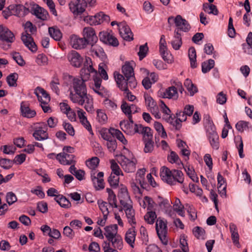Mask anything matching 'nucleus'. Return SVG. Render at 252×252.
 Segmentation results:
<instances>
[{
  "instance_id": "obj_22",
  "label": "nucleus",
  "mask_w": 252,
  "mask_h": 252,
  "mask_svg": "<svg viewBox=\"0 0 252 252\" xmlns=\"http://www.w3.org/2000/svg\"><path fill=\"white\" fill-rule=\"evenodd\" d=\"M108 241L106 243H109L110 247L112 245L113 249H117L118 250H121L123 246V239L120 235L118 234L113 237L107 239Z\"/></svg>"
},
{
  "instance_id": "obj_58",
  "label": "nucleus",
  "mask_w": 252,
  "mask_h": 252,
  "mask_svg": "<svg viewBox=\"0 0 252 252\" xmlns=\"http://www.w3.org/2000/svg\"><path fill=\"white\" fill-rule=\"evenodd\" d=\"M159 51L164 61L168 63L171 62V55L167 52V47L160 49Z\"/></svg>"
},
{
  "instance_id": "obj_45",
  "label": "nucleus",
  "mask_w": 252,
  "mask_h": 252,
  "mask_svg": "<svg viewBox=\"0 0 252 252\" xmlns=\"http://www.w3.org/2000/svg\"><path fill=\"white\" fill-rule=\"evenodd\" d=\"M144 98L145 100L146 105L147 107H149L153 110L158 109V107L156 105V102L154 100L153 98L148 94H144Z\"/></svg>"
},
{
  "instance_id": "obj_61",
  "label": "nucleus",
  "mask_w": 252,
  "mask_h": 252,
  "mask_svg": "<svg viewBox=\"0 0 252 252\" xmlns=\"http://www.w3.org/2000/svg\"><path fill=\"white\" fill-rule=\"evenodd\" d=\"M154 127L156 130L160 132L161 131V137L163 138L167 137L166 133L164 129V127L162 124L159 122H156L154 124Z\"/></svg>"
},
{
  "instance_id": "obj_23",
  "label": "nucleus",
  "mask_w": 252,
  "mask_h": 252,
  "mask_svg": "<svg viewBox=\"0 0 252 252\" xmlns=\"http://www.w3.org/2000/svg\"><path fill=\"white\" fill-rule=\"evenodd\" d=\"M20 109L22 115L28 118H33L36 114L34 110L31 109L29 105L24 102L21 103Z\"/></svg>"
},
{
  "instance_id": "obj_17",
  "label": "nucleus",
  "mask_w": 252,
  "mask_h": 252,
  "mask_svg": "<svg viewBox=\"0 0 252 252\" xmlns=\"http://www.w3.org/2000/svg\"><path fill=\"white\" fill-rule=\"evenodd\" d=\"M9 8L12 10L13 14L22 17L30 12V10L22 4L10 5Z\"/></svg>"
},
{
  "instance_id": "obj_6",
  "label": "nucleus",
  "mask_w": 252,
  "mask_h": 252,
  "mask_svg": "<svg viewBox=\"0 0 252 252\" xmlns=\"http://www.w3.org/2000/svg\"><path fill=\"white\" fill-rule=\"evenodd\" d=\"M13 33L7 27L0 25V40L7 43H11L15 40Z\"/></svg>"
},
{
  "instance_id": "obj_5",
  "label": "nucleus",
  "mask_w": 252,
  "mask_h": 252,
  "mask_svg": "<svg viewBox=\"0 0 252 252\" xmlns=\"http://www.w3.org/2000/svg\"><path fill=\"white\" fill-rule=\"evenodd\" d=\"M172 21H174L176 26L177 27L175 30H178V32L181 31L188 32L190 29L188 22L185 19H183L180 15H178L175 18L170 16L168 18V23L170 25L172 24Z\"/></svg>"
},
{
  "instance_id": "obj_57",
  "label": "nucleus",
  "mask_w": 252,
  "mask_h": 252,
  "mask_svg": "<svg viewBox=\"0 0 252 252\" xmlns=\"http://www.w3.org/2000/svg\"><path fill=\"white\" fill-rule=\"evenodd\" d=\"M99 162V159L94 157L87 161V165L92 169H95L98 166Z\"/></svg>"
},
{
  "instance_id": "obj_63",
  "label": "nucleus",
  "mask_w": 252,
  "mask_h": 252,
  "mask_svg": "<svg viewBox=\"0 0 252 252\" xmlns=\"http://www.w3.org/2000/svg\"><path fill=\"white\" fill-rule=\"evenodd\" d=\"M111 162V168L112 169V173L113 175H120L121 171L120 167L118 164L115 162L114 160H112Z\"/></svg>"
},
{
  "instance_id": "obj_64",
  "label": "nucleus",
  "mask_w": 252,
  "mask_h": 252,
  "mask_svg": "<svg viewBox=\"0 0 252 252\" xmlns=\"http://www.w3.org/2000/svg\"><path fill=\"white\" fill-rule=\"evenodd\" d=\"M97 119L100 123L104 124L107 120V116L101 110H97Z\"/></svg>"
},
{
  "instance_id": "obj_12",
  "label": "nucleus",
  "mask_w": 252,
  "mask_h": 252,
  "mask_svg": "<svg viewBox=\"0 0 252 252\" xmlns=\"http://www.w3.org/2000/svg\"><path fill=\"white\" fill-rule=\"evenodd\" d=\"M30 12L42 21L47 20L49 17L48 11L37 4L33 5L30 10Z\"/></svg>"
},
{
  "instance_id": "obj_1",
  "label": "nucleus",
  "mask_w": 252,
  "mask_h": 252,
  "mask_svg": "<svg viewBox=\"0 0 252 252\" xmlns=\"http://www.w3.org/2000/svg\"><path fill=\"white\" fill-rule=\"evenodd\" d=\"M160 176L163 181L170 185H174L176 182L182 184L184 182V174L181 171L176 169L170 170L165 166L161 167Z\"/></svg>"
},
{
  "instance_id": "obj_44",
  "label": "nucleus",
  "mask_w": 252,
  "mask_h": 252,
  "mask_svg": "<svg viewBox=\"0 0 252 252\" xmlns=\"http://www.w3.org/2000/svg\"><path fill=\"white\" fill-rule=\"evenodd\" d=\"M85 103L84 108L86 110L91 113H93L94 111L93 106V99L89 95L86 99L84 100V104Z\"/></svg>"
},
{
  "instance_id": "obj_32",
  "label": "nucleus",
  "mask_w": 252,
  "mask_h": 252,
  "mask_svg": "<svg viewBox=\"0 0 252 252\" xmlns=\"http://www.w3.org/2000/svg\"><path fill=\"white\" fill-rule=\"evenodd\" d=\"M188 56L190 63V67L192 68H196L197 67L196 53L194 47H191L189 48Z\"/></svg>"
},
{
  "instance_id": "obj_35",
  "label": "nucleus",
  "mask_w": 252,
  "mask_h": 252,
  "mask_svg": "<svg viewBox=\"0 0 252 252\" xmlns=\"http://www.w3.org/2000/svg\"><path fill=\"white\" fill-rule=\"evenodd\" d=\"M48 32L50 36L56 41H59L62 37V32L56 27H49Z\"/></svg>"
},
{
  "instance_id": "obj_11",
  "label": "nucleus",
  "mask_w": 252,
  "mask_h": 252,
  "mask_svg": "<svg viewBox=\"0 0 252 252\" xmlns=\"http://www.w3.org/2000/svg\"><path fill=\"white\" fill-rule=\"evenodd\" d=\"M89 95L87 94V92H74L73 93L71 92L69 94V98L73 103L82 106L84 104V100Z\"/></svg>"
},
{
  "instance_id": "obj_37",
  "label": "nucleus",
  "mask_w": 252,
  "mask_h": 252,
  "mask_svg": "<svg viewBox=\"0 0 252 252\" xmlns=\"http://www.w3.org/2000/svg\"><path fill=\"white\" fill-rule=\"evenodd\" d=\"M50 87L52 90L57 95H59L60 90L59 86H60V80L57 76H54L50 83Z\"/></svg>"
},
{
  "instance_id": "obj_20",
  "label": "nucleus",
  "mask_w": 252,
  "mask_h": 252,
  "mask_svg": "<svg viewBox=\"0 0 252 252\" xmlns=\"http://www.w3.org/2000/svg\"><path fill=\"white\" fill-rule=\"evenodd\" d=\"M72 87L74 92H87L85 81L82 78H74L72 82Z\"/></svg>"
},
{
  "instance_id": "obj_9",
  "label": "nucleus",
  "mask_w": 252,
  "mask_h": 252,
  "mask_svg": "<svg viewBox=\"0 0 252 252\" xmlns=\"http://www.w3.org/2000/svg\"><path fill=\"white\" fill-rule=\"evenodd\" d=\"M99 39L104 43L114 47L119 45V41L116 37L107 32H100L99 33Z\"/></svg>"
},
{
  "instance_id": "obj_25",
  "label": "nucleus",
  "mask_w": 252,
  "mask_h": 252,
  "mask_svg": "<svg viewBox=\"0 0 252 252\" xmlns=\"http://www.w3.org/2000/svg\"><path fill=\"white\" fill-rule=\"evenodd\" d=\"M229 230L231 233V239L233 244L238 248H240L241 246L239 241V235L238 233L237 227L236 225L233 223H230Z\"/></svg>"
},
{
  "instance_id": "obj_43",
  "label": "nucleus",
  "mask_w": 252,
  "mask_h": 252,
  "mask_svg": "<svg viewBox=\"0 0 252 252\" xmlns=\"http://www.w3.org/2000/svg\"><path fill=\"white\" fill-rule=\"evenodd\" d=\"M18 74L17 73H11L6 78V81L10 87H16Z\"/></svg>"
},
{
  "instance_id": "obj_28",
  "label": "nucleus",
  "mask_w": 252,
  "mask_h": 252,
  "mask_svg": "<svg viewBox=\"0 0 252 252\" xmlns=\"http://www.w3.org/2000/svg\"><path fill=\"white\" fill-rule=\"evenodd\" d=\"M94 84L92 87L93 90L101 96H103V87L101 86L102 80L97 76H94Z\"/></svg>"
},
{
  "instance_id": "obj_33",
  "label": "nucleus",
  "mask_w": 252,
  "mask_h": 252,
  "mask_svg": "<svg viewBox=\"0 0 252 252\" xmlns=\"http://www.w3.org/2000/svg\"><path fill=\"white\" fill-rule=\"evenodd\" d=\"M109 132L114 138L115 137H116L117 139L120 141L124 145L127 144V140L126 139L123 134L120 130L114 128H111L109 130Z\"/></svg>"
},
{
  "instance_id": "obj_3",
  "label": "nucleus",
  "mask_w": 252,
  "mask_h": 252,
  "mask_svg": "<svg viewBox=\"0 0 252 252\" xmlns=\"http://www.w3.org/2000/svg\"><path fill=\"white\" fill-rule=\"evenodd\" d=\"M156 230L162 243L166 245L168 243L167 221H164L160 217L158 218L156 223Z\"/></svg>"
},
{
  "instance_id": "obj_41",
  "label": "nucleus",
  "mask_w": 252,
  "mask_h": 252,
  "mask_svg": "<svg viewBox=\"0 0 252 252\" xmlns=\"http://www.w3.org/2000/svg\"><path fill=\"white\" fill-rule=\"evenodd\" d=\"M125 84L124 86L128 89L129 87L130 89H134L137 85V82L135 78L134 75L128 76V78H126L124 81Z\"/></svg>"
},
{
  "instance_id": "obj_21",
  "label": "nucleus",
  "mask_w": 252,
  "mask_h": 252,
  "mask_svg": "<svg viewBox=\"0 0 252 252\" xmlns=\"http://www.w3.org/2000/svg\"><path fill=\"white\" fill-rule=\"evenodd\" d=\"M118 197L120 198V202L123 206H126L127 204H129L128 201L131 202L127 189L126 187H123L121 188Z\"/></svg>"
},
{
  "instance_id": "obj_13",
  "label": "nucleus",
  "mask_w": 252,
  "mask_h": 252,
  "mask_svg": "<svg viewBox=\"0 0 252 252\" xmlns=\"http://www.w3.org/2000/svg\"><path fill=\"white\" fill-rule=\"evenodd\" d=\"M67 59L70 64L76 67H79L82 64L83 59L76 51L72 50L67 55Z\"/></svg>"
},
{
  "instance_id": "obj_53",
  "label": "nucleus",
  "mask_w": 252,
  "mask_h": 252,
  "mask_svg": "<svg viewBox=\"0 0 252 252\" xmlns=\"http://www.w3.org/2000/svg\"><path fill=\"white\" fill-rule=\"evenodd\" d=\"M192 232L197 239H204L205 231L202 227L196 226L193 229Z\"/></svg>"
},
{
  "instance_id": "obj_54",
  "label": "nucleus",
  "mask_w": 252,
  "mask_h": 252,
  "mask_svg": "<svg viewBox=\"0 0 252 252\" xmlns=\"http://www.w3.org/2000/svg\"><path fill=\"white\" fill-rule=\"evenodd\" d=\"M13 162L5 158H0V166L5 169H10L13 165Z\"/></svg>"
},
{
  "instance_id": "obj_4",
  "label": "nucleus",
  "mask_w": 252,
  "mask_h": 252,
  "mask_svg": "<svg viewBox=\"0 0 252 252\" xmlns=\"http://www.w3.org/2000/svg\"><path fill=\"white\" fill-rule=\"evenodd\" d=\"M118 157H119V162L126 172L132 173L135 171L137 160L134 157L132 158L130 160L122 154L118 156Z\"/></svg>"
},
{
  "instance_id": "obj_16",
  "label": "nucleus",
  "mask_w": 252,
  "mask_h": 252,
  "mask_svg": "<svg viewBox=\"0 0 252 252\" xmlns=\"http://www.w3.org/2000/svg\"><path fill=\"white\" fill-rule=\"evenodd\" d=\"M214 128L215 127L213 126L210 131L207 130V136L212 148L218 150L219 148V137Z\"/></svg>"
},
{
  "instance_id": "obj_14",
  "label": "nucleus",
  "mask_w": 252,
  "mask_h": 252,
  "mask_svg": "<svg viewBox=\"0 0 252 252\" xmlns=\"http://www.w3.org/2000/svg\"><path fill=\"white\" fill-rule=\"evenodd\" d=\"M74 155H69L64 152L61 153L57 155L56 158L59 162L63 165H69L75 164V160L74 159Z\"/></svg>"
},
{
  "instance_id": "obj_29",
  "label": "nucleus",
  "mask_w": 252,
  "mask_h": 252,
  "mask_svg": "<svg viewBox=\"0 0 252 252\" xmlns=\"http://www.w3.org/2000/svg\"><path fill=\"white\" fill-rule=\"evenodd\" d=\"M160 95L163 98H172L173 97L177 98V88L174 86H171L163 92H160Z\"/></svg>"
},
{
  "instance_id": "obj_59",
  "label": "nucleus",
  "mask_w": 252,
  "mask_h": 252,
  "mask_svg": "<svg viewBox=\"0 0 252 252\" xmlns=\"http://www.w3.org/2000/svg\"><path fill=\"white\" fill-rule=\"evenodd\" d=\"M6 200L9 205H11L17 201V198L13 192H8L6 195Z\"/></svg>"
},
{
  "instance_id": "obj_42",
  "label": "nucleus",
  "mask_w": 252,
  "mask_h": 252,
  "mask_svg": "<svg viewBox=\"0 0 252 252\" xmlns=\"http://www.w3.org/2000/svg\"><path fill=\"white\" fill-rule=\"evenodd\" d=\"M215 62L212 59H209L207 61L204 62L202 63V71L206 73L214 67Z\"/></svg>"
},
{
  "instance_id": "obj_24",
  "label": "nucleus",
  "mask_w": 252,
  "mask_h": 252,
  "mask_svg": "<svg viewBox=\"0 0 252 252\" xmlns=\"http://www.w3.org/2000/svg\"><path fill=\"white\" fill-rule=\"evenodd\" d=\"M125 208V213L128 219V222L131 224H136L135 219V211L132 205L127 204L126 206H123Z\"/></svg>"
},
{
  "instance_id": "obj_7",
  "label": "nucleus",
  "mask_w": 252,
  "mask_h": 252,
  "mask_svg": "<svg viewBox=\"0 0 252 252\" xmlns=\"http://www.w3.org/2000/svg\"><path fill=\"white\" fill-rule=\"evenodd\" d=\"M69 8L74 15H79L85 11L86 7L85 2L82 0H77L74 2H70L69 4Z\"/></svg>"
},
{
  "instance_id": "obj_30",
  "label": "nucleus",
  "mask_w": 252,
  "mask_h": 252,
  "mask_svg": "<svg viewBox=\"0 0 252 252\" xmlns=\"http://www.w3.org/2000/svg\"><path fill=\"white\" fill-rule=\"evenodd\" d=\"M217 180L218 182V190L221 195L224 194L226 195V184L224 178L219 173L218 174Z\"/></svg>"
},
{
  "instance_id": "obj_49",
  "label": "nucleus",
  "mask_w": 252,
  "mask_h": 252,
  "mask_svg": "<svg viewBox=\"0 0 252 252\" xmlns=\"http://www.w3.org/2000/svg\"><path fill=\"white\" fill-rule=\"evenodd\" d=\"M114 77L118 87L121 90L124 89L125 87L124 86V85L125 84L124 81L126 80L125 76H124L119 73H116L115 72Z\"/></svg>"
},
{
  "instance_id": "obj_2",
  "label": "nucleus",
  "mask_w": 252,
  "mask_h": 252,
  "mask_svg": "<svg viewBox=\"0 0 252 252\" xmlns=\"http://www.w3.org/2000/svg\"><path fill=\"white\" fill-rule=\"evenodd\" d=\"M25 29L26 31V34L22 33L21 36V39L25 45L32 52H35L37 50V47L35 42L33 41L32 37L30 33L27 32L28 31L31 33H33L36 32V28L34 26L30 21H27L25 24Z\"/></svg>"
},
{
  "instance_id": "obj_19",
  "label": "nucleus",
  "mask_w": 252,
  "mask_h": 252,
  "mask_svg": "<svg viewBox=\"0 0 252 252\" xmlns=\"http://www.w3.org/2000/svg\"><path fill=\"white\" fill-rule=\"evenodd\" d=\"M136 235V231L134 226L128 229L125 234V239L126 242L132 248H134Z\"/></svg>"
},
{
  "instance_id": "obj_26",
  "label": "nucleus",
  "mask_w": 252,
  "mask_h": 252,
  "mask_svg": "<svg viewBox=\"0 0 252 252\" xmlns=\"http://www.w3.org/2000/svg\"><path fill=\"white\" fill-rule=\"evenodd\" d=\"M118 226L116 224L106 226L104 227L105 232L104 233V235L107 239L113 237L119 234L118 233Z\"/></svg>"
},
{
  "instance_id": "obj_40",
  "label": "nucleus",
  "mask_w": 252,
  "mask_h": 252,
  "mask_svg": "<svg viewBox=\"0 0 252 252\" xmlns=\"http://www.w3.org/2000/svg\"><path fill=\"white\" fill-rule=\"evenodd\" d=\"M184 85L189 92L191 96L193 95L194 94L197 92L196 87L194 86L190 80L189 79H186L185 81Z\"/></svg>"
},
{
  "instance_id": "obj_50",
  "label": "nucleus",
  "mask_w": 252,
  "mask_h": 252,
  "mask_svg": "<svg viewBox=\"0 0 252 252\" xmlns=\"http://www.w3.org/2000/svg\"><path fill=\"white\" fill-rule=\"evenodd\" d=\"M95 17L98 24H100L104 22L108 23L110 21V17L102 12L97 13L95 15Z\"/></svg>"
},
{
  "instance_id": "obj_56",
  "label": "nucleus",
  "mask_w": 252,
  "mask_h": 252,
  "mask_svg": "<svg viewBox=\"0 0 252 252\" xmlns=\"http://www.w3.org/2000/svg\"><path fill=\"white\" fill-rule=\"evenodd\" d=\"M145 143V147L144 151L145 153H151L154 150V142L152 140H147L146 138L144 139Z\"/></svg>"
},
{
  "instance_id": "obj_48",
  "label": "nucleus",
  "mask_w": 252,
  "mask_h": 252,
  "mask_svg": "<svg viewBox=\"0 0 252 252\" xmlns=\"http://www.w3.org/2000/svg\"><path fill=\"white\" fill-rule=\"evenodd\" d=\"M108 182L110 186L114 188H117L119 186V175H113L111 173L108 179Z\"/></svg>"
},
{
  "instance_id": "obj_39",
  "label": "nucleus",
  "mask_w": 252,
  "mask_h": 252,
  "mask_svg": "<svg viewBox=\"0 0 252 252\" xmlns=\"http://www.w3.org/2000/svg\"><path fill=\"white\" fill-rule=\"evenodd\" d=\"M174 210L178 214L182 217L185 216L184 208L185 207L181 203V201L179 199L177 198L176 199L174 205H173Z\"/></svg>"
},
{
  "instance_id": "obj_60",
  "label": "nucleus",
  "mask_w": 252,
  "mask_h": 252,
  "mask_svg": "<svg viewBox=\"0 0 252 252\" xmlns=\"http://www.w3.org/2000/svg\"><path fill=\"white\" fill-rule=\"evenodd\" d=\"M12 58L20 66H22L25 64V62L22 57L18 52L12 53Z\"/></svg>"
},
{
  "instance_id": "obj_51",
  "label": "nucleus",
  "mask_w": 252,
  "mask_h": 252,
  "mask_svg": "<svg viewBox=\"0 0 252 252\" xmlns=\"http://www.w3.org/2000/svg\"><path fill=\"white\" fill-rule=\"evenodd\" d=\"M156 218L157 215L154 211L148 212L144 216L145 220L149 224H153Z\"/></svg>"
},
{
  "instance_id": "obj_10",
  "label": "nucleus",
  "mask_w": 252,
  "mask_h": 252,
  "mask_svg": "<svg viewBox=\"0 0 252 252\" xmlns=\"http://www.w3.org/2000/svg\"><path fill=\"white\" fill-rule=\"evenodd\" d=\"M83 33L84 38L87 40L88 44L93 47L98 39L94 29L91 27H86L84 29Z\"/></svg>"
},
{
  "instance_id": "obj_36",
  "label": "nucleus",
  "mask_w": 252,
  "mask_h": 252,
  "mask_svg": "<svg viewBox=\"0 0 252 252\" xmlns=\"http://www.w3.org/2000/svg\"><path fill=\"white\" fill-rule=\"evenodd\" d=\"M94 173H91V179L93 181L96 190H100L104 188V182L103 179H96L94 176Z\"/></svg>"
},
{
  "instance_id": "obj_18",
  "label": "nucleus",
  "mask_w": 252,
  "mask_h": 252,
  "mask_svg": "<svg viewBox=\"0 0 252 252\" xmlns=\"http://www.w3.org/2000/svg\"><path fill=\"white\" fill-rule=\"evenodd\" d=\"M70 44L75 49L84 48L88 44L87 40L83 37L80 38L76 35H72L70 37Z\"/></svg>"
},
{
  "instance_id": "obj_27",
  "label": "nucleus",
  "mask_w": 252,
  "mask_h": 252,
  "mask_svg": "<svg viewBox=\"0 0 252 252\" xmlns=\"http://www.w3.org/2000/svg\"><path fill=\"white\" fill-rule=\"evenodd\" d=\"M173 48L176 50L180 49L182 45V35L181 33L178 32V30L174 31V36L171 41Z\"/></svg>"
},
{
  "instance_id": "obj_47",
  "label": "nucleus",
  "mask_w": 252,
  "mask_h": 252,
  "mask_svg": "<svg viewBox=\"0 0 252 252\" xmlns=\"http://www.w3.org/2000/svg\"><path fill=\"white\" fill-rule=\"evenodd\" d=\"M133 107H136V105L133 104L129 105L124 100L123 101L121 106L123 112L127 116L131 114L132 109Z\"/></svg>"
},
{
  "instance_id": "obj_55",
  "label": "nucleus",
  "mask_w": 252,
  "mask_h": 252,
  "mask_svg": "<svg viewBox=\"0 0 252 252\" xmlns=\"http://www.w3.org/2000/svg\"><path fill=\"white\" fill-rule=\"evenodd\" d=\"M235 127L238 131L243 132L246 129H248L249 122L244 121H240L236 124Z\"/></svg>"
},
{
  "instance_id": "obj_38",
  "label": "nucleus",
  "mask_w": 252,
  "mask_h": 252,
  "mask_svg": "<svg viewBox=\"0 0 252 252\" xmlns=\"http://www.w3.org/2000/svg\"><path fill=\"white\" fill-rule=\"evenodd\" d=\"M122 72L126 78L134 75L133 68L129 63H126L122 67Z\"/></svg>"
},
{
  "instance_id": "obj_34",
  "label": "nucleus",
  "mask_w": 252,
  "mask_h": 252,
  "mask_svg": "<svg viewBox=\"0 0 252 252\" xmlns=\"http://www.w3.org/2000/svg\"><path fill=\"white\" fill-rule=\"evenodd\" d=\"M32 135L37 140H45L48 138L47 132L40 127L38 129L35 130Z\"/></svg>"
},
{
  "instance_id": "obj_62",
  "label": "nucleus",
  "mask_w": 252,
  "mask_h": 252,
  "mask_svg": "<svg viewBox=\"0 0 252 252\" xmlns=\"http://www.w3.org/2000/svg\"><path fill=\"white\" fill-rule=\"evenodd\" d=\"M36 62L39 65H45L47 64L48 58L45 55L40 54L38 55Z\"/></svg>"
},
{
  "instance_id": "obj_15",
  "label": "nucleus",
  "mask_w": 252,
  "mask_h": 252,
  "mask_svg": "<svg viewBox=\"0 0 252 252\" xmlns=\"http://www.w3.org/2000/svg\"><path fill=\"white\" fill-rule=\"evenodd\" d=\"M34 94L37 96L38 101L41 104H47L50 101L49 94L44 89L40 87H37L35 89Z\"/></svg>"
},
{
  "instance_id": "obj_46",
  "label": "nucleus",
  "mask_w": 252,
  "mask_h": 252,
  "mask_svg": "<svg viewBox=\"0 0 252 252\" xmlns=\"http://www.w3.org/2000/svg\"><path fill=\"white\" fill-rule=\"evenodd\" d=\"M184 169L187 175L190 178V179L195 182H198L199 179L195 173L194 170L192 167L186 166Z\"/></svg>"
},
{
  "instance_id": "obj_31",
  "label": "nucleus",
  "mask_w": 252,
  "mask_h": 252,
  "mask_svg": "<svg viewBox=\"0 0 252 252\" xmlns=\"http://www.w3.org/2000/svg\"><path fill=\"white\" fill-rule=\"evenodd\" d=\"M54 200L63 208H69L71 206L70 201L63 195L58 194V196L55 197Z\"/></svg>"
},
{
  "instance_id": "obj_52",
  "label": "nucleus",
  "mask_w": 252,
  "mask_h": 252,
  "mask_svg": "<svg viewBox=\"0 0 252 252\" xmlns=\"http://www.w3.org/2000/svg\"><path fill=\"white\" fill-rule=\"evenodd\" d=\"M148 50L149 48L147 43L144 45L140 46L139 51L138 53V55L140 61L143 60L146 56Z\"/></svg>"
},
{
  "instance_id": "obj_8",
  "label": "nucleus",
  "mask_w": 252,
  "mask_h": 252,
  "mask_svg": "<svg viewBox=\"0 0 252 252\" xmlns=\"http://www.w3.org/2000/svg\"><path fill=\"white\" fill-rule=\"evenodd\" d=\"M118 28L121 36L125 40L130 41L133 39V33L125 22L120 23Z\"/></svg>"
}]
</instances>
